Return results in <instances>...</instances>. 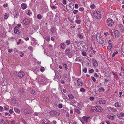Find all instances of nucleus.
Here are the masks:
<instances>
[{"instance_id": "obj_1", "label": "nucleus", "mask_w": 124, "mask_h": 124, "mask_svg": "<svg viewBox=\"0 0 124 124\" xmlns=\"http://www.w3.org/2000/svg\"><path fill=\"white\" fill-rule=\"evenodd\" d=\"M96 38L97 41L100 44L104 43V40L100 34L97 33L96 35Z\"/></svg>"}, {"instance_id": "obj_2", "label": "nucleus", "mask_w": 124, "mask_h": 124, "mask_svg": "<svg viewBox=\"0 0 124 124\" xmlns=\"http://www.w3.org/2000/svg\"><path fill=\"white\" fill-rule=\"evenodd\" d=\"M74 5L72 3H70L67 5L66 6L67 10L69 11H71L74 9Z\"/></svg>"}, {"instance_id": "obj_3", "label": "nucleus", "mask_w": 124, "mask_h": 124, "mask_svg": "<svg viewBox=\"0 0 124 124\" xmlns=\"http://www.w3.org/2000/svg\"><path fill=\"white\" fill-rule=\"evenodd\" d=\"M93 15L94 17L96 19H100L101 17V15L99 11H94Z\"/></svg>"}, {"instance_id": "obj_4", "label": "nucleus", "mask_w": 124, "mask_h": 124, "mask_svg": "<svg viewBox=\"0 0 124 124\" xmlns=\"http://www.w3.org/2000/svg\"><path fill=\"white\" fill-rule=\"evenodd\" d=\"M65 54L66 55H67L69 58L72 57V54L70 52V49L69 48H67L65 49Z\"/></svg>"}, {"instance_id": "obj_5", "label": "nucleus", "mask_w": 124, "mask_h": 124, "mask_svg": "<svg viewBox=\"0 0 124 124\" xmlns=\"http://www.w3.org/2000/svg\"><path fill=\"white\" fill-rule=\"evenodd\" d=\"M108 25L109 26H111L114 24L113 21L110 18L108 19L106 21Z\"/></svg>"}, {"instance_id": "obj_6", "label": "nucleus", "mask_w": 124, "mask_h": 124, "mask_svg": "<svg viewBox=\"0 0 124 124\" xmlns=\"http://www.w3.org/2000/svg\"><path fill=\"white\" fill-rule=\"evenodd\" d=\"M78 44L79 45H81L82 46H83V48H84V50L85 49H84V48H85L86 47H87V49L85 48V49H87V45L86 44V43H85V42H84V41H82L81 42L80 41L79 42H78Z\"/></svg>"}, {"instance_id": "obj_7", "label": "nucleus", "mask_w": 124, "mask_h": 124, "mask_svg": "<svg viewBox=\"0 0 124 124\" xmlns=\"http://www.w3.org/2000/svg\"><path fill=\"white\" fill-rule=\"evenodd\" d=\"M45 79L44 77L41 76H39L38 77V81L39 82H42L45 80Z\"/></svg>"}, {"instance_id": "obj_8", "label": "nucleus", "mask_w": 124, "mask_h": 124, "mask_svg": "<svg viewBox=\"0 0 124 124\" xmlns=\"http://www.w3.org/2000/svg\"><path fill=\"white\" fill-rule=\"evenodd\" d=\"M25 74L24 72L22 71L18 72V76L20 78H22L24 76Z\"/></svg>"}, {"instance_id": "obj_9", "label": "nucleus", "mask_w": 124, "mask_h": 124, "mask_svg": "<svg viewBox=\"0 0 124 124\" xmlns=\"http://www.w3.org/2000/svg\"><path fill=\"white\" fill-rule=\"evenodd\" d=\"M50 114L51 116H55L57 114V112L55 110H52L50 111Z\"/></svg>"}, {"instance_id": "obj_10", "label": "nucleus", "mask_w": 124, "mask_h": 124, "mask_svg": "<svg viewBox=\"0 0 124 124\" xmlns=\"http://www.w3.org/2000/svg\"><path fill=\"white\" fill-rule=\"evenodd\" d=\"M24 113L25 114H30L31 112L30 110H29L27 108H26L24 111Z\"/></svg>"}, {"instance_id": "obj_11", "label": "nucleus", "mask_w": 124, "mask_h": 124, "mask_svg": "<svg viewBox=\"0 0 124 124\" xmlns=\"http://www.w3.org/2000/svg\"><path fill=\"white\" fill-rule=\"evenodd\" d=\"M96 111L97 112H101L102 109L101 107L100 106H96Z\"/></svg>"}, {"instance_id": "obj_12", "label": "nucleus", "mask_w": 124, "mask_h": 124, "mask_svg": "<svg viewBox=\"0 0 124 124\" xmlns=\"http://www.w3.org/2000/svg\"><path fill=\"white\" fill-rule=\"evenodd\" d=\"M93 65L94 67L96 68L98 65V63L96 60L94 59H93Z\"/></svg>"}, {"instance_id": "obj_13", "label": "nucleus", "mask_w": 124, "mask_h": 124, "mask_svg": "<svg viewBox=\"0 0 124 124\" xmlns=\"http://www.w3.org/2000/svg\"><path fill=\"white\" fill-rule=\"evenodd\" d=\"M77 82L78 83V85L81 86L83 85V82L80 79H79L78 80Z\"/></svg>"}, {"instance_id": "obj_14", "label": "nucleus", "mask_w": 124, "mask_h": 124, "mask_svg": "<svg viewBox=\"0 0 124 124\" xmlns=\"http://www.w3.org/2000/svg\"><path fill=\"white\" fill-rule=\"evenodd\" d=\"M23 21L25 24L28 25L29 22V20L28 19H25L23 20Z\"/></svg>"}, {"instance_id": "obj_15", "label": "nucleus", "mask_w": 124, "mask_h": 124, "mask_svg": "<svg viewBox=\"0 0 124 124\" xmlns=\"http://www.w3.org/2000/svg\"><path fill=\"white\" fill-rule=\"evenodd\" d=\"M14 110L17 113H18L19 114L20 113L21 110L15 107L14 108Z\"/></svg>"}, {"instance_id": "obj_16", "label": "nucleus", "mask_w": 124, "mask_h": 124, "mask_svg": "<svg viewBox=\"0 0 124 124\" xmlns=\"http://www.w3.org/2000/svg\"><path fill=\"white\" fill-rule=\"evenodd\" d=\"M103 73L104 74L106 75H107L108 74L109 71L107 69H103Z\"/></svg>"}, {"instance_id": "obj_17", "label": "nucleus", "mask_w": 124, "mask_h": 124, "mask_svg": "<svg viewBox=\"0 0 124 124\" xmlns=\"http://www.w3.org/2000/svg\"><path fill=\"white\" fill-rule=\"evenodd\" d=\"M50 30L52 33H54L55 32L56 29L55 27H52L51 28Z\"/></svg>"}, {"instance_id": "obj_18", "label": "nucleus", "mask_w": 124, "mask_h": 124, "mask_svg": "<svg viewBox=\"0 0 124 124\" xmlns=\"http://www.w3.org/2000/svg\"><path fill=\"white\" fill-rule=\"evenodd\" d=\"M21 7L23 9H25L27 7V5L25 3H22L21 5Z\"/></svg>"}, {"instance_id": "obj_19", "label": "nucleus", "mask_w": 124, "mask_h": 124, "mask_svg": "<svg viewBox=\"0 0 124 124\" xmlns=\"http://www.w3.org/2000/svg\"><path fill=\"white\" fill-rule=\"evenodd\" d=\"M60 46L62 49H64L66 48V45L65 43H61Z\"/></svg>"}, {"instance_id": "obj_20", "label": "nucleus", "mask_w": 124, "mask_h": 124, "mask_svg": "<svg viewBox=\"0 0 124 124\" xmlns=\"http://www.w3.org/2000/svg\"><path fill=\"white\" fill-rule=\"evenodd\" d=\"M55 19L57 22H59L60 18L58 16V15H55Z\"/></svg>"}, {"instance_id": "obj_21", "label": "nucleus", "mask_w": 124, "mask_h": 124, "mask_svg": "<svg viewBox=\"0 0 124 124\" xmlns=\"http://www.w3.org/2000/svg\"><path fill=\"white\" fill-rule=\"evenodd\" d=\"M49 122V121L48 120L46 119H43V121L42 123V124H45L48 123Z\"/></svg>"}, {"instance_id": "obj_22", "label": "nucleus", "mask_w": 124, "mask_h": 124, "mask_svg": "<svg viewBox=\"0 0 124 124\" xmlns=\"http://www.w3.org/2000/svg\"><path fill=\"white\" fill-rule=\"evenodd\" d=\"M99 103L101 104H104L106 103V101L105 100H101L99 101Z\"/></svg>"}, {"instance_id": "obj_23", "label": "nucleus", "mask_w": 124, "mask_h": 124, "mask_svg": "<svg viewBox=\"0 0 124 124\" xmlns=\"http://www.w3.org/2000/svg\"><path fill=\"white\" fill-rule=\"evenodd\" d=\"M68 96L69 98L71 100L72 99L74 98V96L73 95L71 94H69Z\"/></svg>"}, {"instance_id": "obj_24", "label": "nucleus", "mask_w": 124, "mask_h": 124, "mask_svg": "<svg viewBox=\"0 0 124 124\" xmlns=\"http://www.w3.org/2000/svg\"><path fill=\"white\" fill-rule=\"evenodd\" d=\"M62 64L65 69V70H67L68 69V67L67 64L63 62L62 63Z\"/></svg>"}, {"instance_id": "obj_25", "label": "nucleus", "mask_w": 124, "mask_h": 124, "mask_svg": "<svg viewBox=\"0 0 124 124\" xmlns=\"http://www.w3.org/2000/svg\"><path fill=\"white\" fill-rule=\"evenodd\" d=\"M115 35L116 36H118L119 35V32L117 30H116L115 31Z\"/></svg>"}, {"instance_id": "obj_26", "label": "nucleus", "mask_w": 124, "mask_h": 124, "mask_svg": "<svg viewBox=\"0 0 124 124\" xmlns=\"http://www.w3.org/2000/svg\"><path fill=\"white\" fill-rule=\"evenodd\" d=\"M107 117L108 118L111 119L113 120L114 119V116H112L110 115H108L107 116Z\"/></svg>"}, {"instance_id": "obj_27", "label": "nucleus", "mask_w": 124, "mask_h": 124, "mask_svg": "<svg viewBox=\"0 0 124 124\" xmlns=\"http://www.w3.org/2000/svg\"><path fill=\"white\" fill-rule=\"evenodd\" d=\"M120 103H119L118 102H116L115 104V106L116 107H120Z\"/></svg>"}, {"instance_id": "obj_28", "label": "nucleus", "mask_w": 124, "mask_h": 124, "mask_svg": "<svg viewBox=\"0 0 124 124\" xmlns=\"http://www.w3.org/2000/svg\"><path fill=\"white\" fill-rule=\"evenodd\" d=\"M105 90V89L103 88V87L99 88L98 89V91L100 92H103Z\"/></svg>"}, {"instance_id": "obj_29", "label": "nucleus", "mask_w": 124, "mask_h": 124, "mask_svg": "<svg viewBox=\"0 0 124 124\" xmlns=\"http://www.w3.org/2000/svg\"><path fill=\"white\" fill-rule=\"evenodd\" d=\"M33 28L34 30L36 31L38 29L39 27L37 26L34 25L33 26Z\"/></svg>"}, {"instance_id": "obj_30", "label": "nucleus", "mask_w": 124, "mask_h": 124, "mask_svg": "<svg viewBox=\"0 0 124 124\" xmlns=\"http://www.w3.org/2000/svg\"><path fill=\"white\" fill-rule=\"evenodd\" d=\"M18 27L16 26V27H15L14 31V32L15 33H17V32L18 31Z\"/></svg>"}, {"instance_id": "obj_31", "label": "nucleus", "mask_w": 124, "mask_h": 124, "mask_svg": "<svg viewBox=\"0 0 124 124\" xmlns=\"http://www.w3.org/2000/svg\"><path fill=\"white\" fill-rule=\"evenodd\" d=\"M37 17L39 20H40L42 18L41 15L40 14H38L37 15Z\"/></svg>"}, {"instance_id": "obj_32", "label": "nucleus", "mask_w": 124, "mask_h": 124, "mask_svg": "<svg viewBox=\"0 0 124 124\" xmlns=\"http://www.w3.org/2000/svg\"><path fill=\"white\" fill-rule=\"evenodd\" d=\"M74 111L77 112L78 114H79L80 113V111L77 108H75L74 110Z\"/></svg>"}, {"instance_id": "obj_33", "label": "nucleus", "mask_w": 124, "mask_h": 124, "mask_svg": "<svg viewBox=\"0 0 124 124\" xmlns=\"http://www.w3.org/2000/svg\"><path fill=\"white\" fill-rule=\"evenodd\" d=\"M65 43L67 45H69L70 43V41L69 40H67L65 42Z\"/></svg>"}, {"instance_id": "obj_34", "label": "nucleus", "mask_w": 124, "mask_h": 124, "mask_svg": "<svg viewBox=\"0 0 124 124\" xmlns=\"http://www.w3.org/2000/svg\"><path fill=\"white\" fill-rule=\"evenodd\" d=\"M96 107H92L91 108V109L92 111H96Z\"/></svg>"}, {"instance_id": "obj_35", "label": "nucleus", "mask_w": 124, "mask_h": 124, "mask_svg": "<svg viewBox=\"0 0 124 124\" xmlns=\"http://www.w3.org/2000/svg\"><path fill=\"white\" fill-rule=\"evenodd\" d=\"M76 23L80 24L81 21L80 20H75Z\"/></svg>"}, {"instance_id": "obj_36", "label": "nucleus", "mask_w": 124, "mask_h": 124, "mask_svg": "<svg viewBox=\"0 0 124 124\" xmlns=\"http://www.w3.org/2000/svg\"><path fill=\"white\" fill-rule=\"evenodd\" d=\"M8 13H6L5 14V15L4 16V17L5 19H7L8 18Z\"/></svg>"}, {"instance_id": "obj_37", "label": "nucleus", "mask_w": 124, "mask_h": 124, "mask_svg": "<svg viewBox=\"0 0 124 124\" xmlns=\"http://www.w3.org/2000/svg\"><path fill=\"white\" fill-rule=\"evenodd\" d=\"M82 119H83L85 121V122H87V120L86 117L85 116H84L82 118Z\"/></svg>"}, {"instance_id": "obj_38", "label": "nucleus", "mask_w": 124, "mask_h": 124, "mask_svg": "<svg viewBox=\"0 0 124 124\" xmlns=\"http://www.w3.org/2000/svg\"><path fill=\"white\" fill-rule=\"evenodd\" d=\"M24 89L23 88H20L19 90V92L21 93L22 94H23L24 93Z\"/></svg>"}, {"instance_id": "obj_39", "label": "nucleus", "mask_w": 124, "mask_h": 124, "mask_svg": "<svg viewBox=\"0 0 124 124\" xmlns=\"http://www.w3.org/2000/svg\"><path fill=\"white\" fill-rule=\"evenodd\" d=\"M121 50L124 53V44H123L121 46Z\"/></svg>"}, {"instance_id": "obj_40", "label": "nucleus", "mask_w": 124, "mask_h": 124, "mask_svg": "<svg viewBox=\"0 0 124 124\" xmlns=\"http://www.w3.org/2000/svg\"><path fill=\"white\" fill-rule=\"evenodd\" d=\"M118 53V52L117 51H116L114 52L113 54L112 55V56L113 57H114L115 56L116 54H117Z\"/></svg>"}, {"instance_id": "obj_41", "label": "nucleus", "mask_w": 124, "mask_h": 124, "mask_svg": "<svg viewBox=\"0 0 124 124\" xmlns=\"http://www.w3.org/2000/svg\"><path fill=\"white\" fill-rule=\"evenodd\" d=\"M78 36L79 38L81 39H82L83 38V35L81 34L78 35Z\"/></svg>"}, {"instance_id": "obj_42", "label": "nucleus", "mask_w": 124, "mask_h": 124, "mask_svg": "<svg viewBox=\"0 0 124 124\" xmlns=\"http://www.w3.org/2000/svg\"><path fill=\"white\" fill-rule=\"evenodd\" d=\"M83 71L85 73H86L87 72V69L85 68H84L83 70Z\"/></svg>"}, {"instance_id": "obj_43", "label": "nucleus", "mask_w": 124, "mask_h": 124, "mask_svg": "<svg viewBox=\"0 0 124 124\" xmlns=\"http://www.w3.org/2000/svg\"><path fill=\"white\" fill-rule=\"evenodd\" d=\"M90 7L91 9H93L95 8V6L94 5L92 4V5Z\"/></svg>"}, {"instance_id": "obj_44", "label": "nucleus", "mask_w": 124, "mask_h": 124, "mask_svg": "<svg viewBox=\"0 0 124 124\" xmlns=\"http://www.w3.org/2000/svg\"><path fill=\"white\" fill-rule=\"evenodd\" d=\"M44 70H45L44 68L43 67H41L40 68V70L42 72H43L44 71Z\"/></svg>"}, {"instance_id": "obj_45", "label": "nucleus", "mask_w": 124, "mask_h": 124, "mask_svg": "<svg viewBox=\"0 0 124 124\" xmlns=\"http://www.w3.org/2000/svg\"><path fill=\"white\" fill-rule=\"evenodd\" d=\"M110 42H111V39L109 40L108 41V44L109 45V46H112V44Z\"/></svg>"}, {"instance_id": "obj_46", "label": "nucleus", "mask_w": 124, "mask_h": 124, "mask_svg": "<svg viewBox=\"0 0 124 124\" xmlns=\"http://www.w3.org/2000/svg\"><path fill=\"white\" fill-rule=\"evenodd\" d=\"M112 48V46H109L107 47V49H108L111 50Z\"/></svg>"}, {"instance_id": "obj_47", "label": "nucleus", "mask_w": 124, "mask_h": 124, "mask_svg": "<svg viewBox=\"0 0 124 124\" xmlns=\"http://www.w3.org/2000/svg\"><path fill=\"white\" fill-rule=\"evenodd\" d=\"M46 40L47 41H49L50 40V37L49 36L46 37Z\"/></svg>"}, {"instance_id": "obj_48", "label": "nucleus", "mask_w": 124, "mask_h": 124, "mask_svg": "<svg viewBox=\"0 0 124 124\" xmlns=\"http://www.w3.org/2000/svg\"><path fill=\"white\" fill-rule=\"evenodd\" d=\"M67 76L65 74L63 76L62 79H63L66 80V78H67Z\"/></svg>"}, {"instance_id": "obj_49", "label": "nucleus", "mask_w": 124, "mask_h": 124, "mask_svg": "<svg viewBox=\"0 0 124 124\" xmlns=\"http://www.w3.org/2000/svg\"><path fill=\"white\" fill-rule=\"evenodd\" d=\"M58 107L59 108H61L62 107V104H59L58 105Z\"/></svg>"}, {"instance_id": "obj_50", "label": "nucleus", "mask_w": 124, "mask_h": 124, "mask_svg": "<svg viewBox=\"0 0 124 124\" xmlns=\"http://www.w3.org/2000/svg\"><path fill=\"white\" fill-rule=\"evenodd\" d=\"M78 12V10H74L73 11V13L74 14H77Z\"/></svg>"}, {"instance_id": "obj_51", "label": "nucleus", "mask_w": 124, "mask_h": 124, "mask_svg": "<svg viewBox=\"0 0 124 124\" xmlns=\"http://www.w3.org/2000/svg\"><path fill=\"white\" fill-rule=\"evenodd\" d=\"M117 116L118 118L120 119H121L122 117V116L121 114H120V115H117Z\"/></svg>"}, {"instance_id": "obj_52", "label": "nucleus", "mask_w": 124, "mask_h": 124, "mask_svg": "<svg viewBox=\"0 0 124 124\" xmlns=\"http://www.w3.org/2000/svg\"><path fill=\"white\" fill-rule=\"evenodd\" d=\"M82 54L84 56H85L86 55V53L85 52H83L82 53Z\"/></svg>"}, {"instance_id": "obj_53", "label": "nucleus", "mask_w": 124, "mask_h": 124, "mask_svg": "<svg viewBox=\"0 0 124 124\" xmlns=\"http://www.w3.org/2000/svg\"><path fill=\"white\" fill-rule=\"evenodd\" d=\"M79 10L80 11H82L84 10V8H79Z\"/></svg>"}, {"instance_id": "obj_54", "label": "nucleus", "mask_w": 124, "mask_h": 124, "mask_svg": "<svg viewBox=\"0 0 124 124\" xmlns=\"http://www.w3.org/2000/svg\"><path fill=\"white\" fill-rule=\"evenodd\" d=\"M75 60L76 61H80L81 59L79 57H77L76 59Z\"/></svg>"}, {"instance_id": "obj_55", "label": "nucleus", "mask_w": 124, "mask_h": 124, "mask_svg": "<svg viewBox=\"0 0 124 124\" xmlns=\"http://www.w3.org/2000/svg\"><path fill=\"white\" fill-rule=\"evenodd\" d=\"M89 72L90 73H93L94 72V70L93 69H91L89 70Z\"/></svg>"}, {"instance_id": "obj_56", "label": "nucleus", "mask_w": 124, "mask_h": 124, "mask_svg": "<svg viewBox=\"0 0 124 124\" xmlns=\"http://www.w3.org/2000/svg\"><path fill=\"white\" fill-rule=\"evenodd\" d=\"M91 78L92 79L94 82H95L96 81V79L94 77L92 76Z\"/></svg>"}, {"instance_id": "obj_57", "label": "nucleus", "mask_w": 124, "mask_h": 124, "mask_svg": "<svg viewBox=\"0 0 124 124\" xmlns=\"http://www.w3.org/2000/svg\"><path fill=\"white\" fill-rule=\"evenodd\" d=\"M28 49L31 51L33 49L32 47L31 46H30L28 47Z\"/></svg>"}, {"instance_id": "obj_58", "label": "nucleus", "mask_w": 124, "mask_h": 124, "mask_svg": "<svg viewBox=\"0 0 124 124\" xmlns=\"http://www.w3.org/2000/svg\"><path fill=\"white\" fill-rule=\"evenodd\" d=\"M31 93L32 94H34L35 93V90H32L31 91Z\"/></svg>"}, {"instance_id": "obj_59", "label": "nucleus", "mask_w": 124, "mask_h": 124, "mask_svg": "<svg viewBox=\"0 0 124 124\" xmlns=\"http://www.w3.org/2000/svg\"><path fill=\"white\" fill-rule=\"evenodd\" d=\"M90 100L91 101H93L94 99V98L93 97H90L89 98Z\"/></svg>"}, {"instance_id": "obj_60", "label": "nucleus", "mask_w": 124, "mask_h": 124, "mask_svg": "<svg viewBox=\"0 0 124 124\" xmlns=\"http://www.w3.org/2000/svg\"><path fill=\"white\" fill-rule=\"evenodd\" d=\"M51 7L52 9H56L57 8V7L56 6H51Z\"/></svg>"}, {"instance_id": "obj_61", "label": "nucleus", "mask_w": 124, "mask_h": 124, "mask_svg": "<svg viewBox=\"0 0 124 124\" xmlns=\"http://www.w3.org/2000/svg\"><path fill=\"white\" fill-rule=\"evenodd\" d=\"M8 121L7 120H6L3 123L4 124H8Z\"/></svg>"}, {"instance_id": "obj_62", "label": "nucleus", "mask_w": 124, "mask_h": 124, "mask_svg": "<svg viewBox=\"0 0 124 124\" xmlns=\"http://www.w3.org/2000/svg\"><path fill=\"white\" fill-rule=\"evenodd\" d=\"M55 77L57 78H59V74H55Z\"/></svg>"}, {"instance_id": "obj_63", "label": "nucleus", "mask_w": 124, "mask_h": 124, "mask_svg": "<svg viewBox=\"0 0 124 124\" xmlns=\"http://www.w3.org/2000/svg\"><path fill=\"white\" fill-rule=\"evenodd\" d=\"M94 76L95 77L97 78H98L99 77V75L96 73H95L94 74Z\"/></svg>"}, {"instance_id": "obj_64", "label": "nucleus", "mask_w": 124, "mask_h": 124, "mask_svg": "<svg viewBox=\"0 0 124 124\" xmlns=\"http://www.w3.org/2000/svg\"><path fill=\"white\" fill-rule=\"evenodd\" d=\"M11 124H15V122L14 120H13L11 122Z\"/></svg>"}]
</instances>
